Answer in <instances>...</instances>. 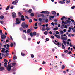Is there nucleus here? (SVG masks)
Instances as JSON below:
<instances>
[{"label":"nucleus","mask_w":75,"mask_h":75,"mask_svg":"<svg viewBox=\"0 0 75 75\" xmlns=\"http://www.w3.org/2000/svg\"><path fill=\"white\" fill-rule=\"evenodd\" d=\"M61 45L62 46V49H65V46H64L63 43H62Z\"/></svg>","instance_id":"obj_16"},{"label":"nucleus","mask_w":75,"mask_h":75,"mask_svg":"<svg viewBox=\"0 0 75 75\" xmlns=\"http://www.w3.org/2000/svg\"><path fill=\"white\" fill-rule=\"evenodd\" d=\"M11 67H12V65H11V64H10L8 65L7 69L8 71H10L11 69Z\"/></svg>","instance_id":"obj_3"},{"label":"nucleus","mask_w":75,"mask_h":75,"mask_svg":"<svg viewBox=\"0 0 75 75\" xmlns=\"http://www.w3.org/2000/svg\"><path fill=\"white\" fill-rule=\"evenodd\" d=\"M10 46L11 47H13V43H11L10 44Z\"/></svg>","instance_id":"obj_39"},{"label":"nucleus","mask_w":75,"mask_h":75,"mask_svg":"<svg viewBox=\"0 0 75 75\" xmlns=\"http://www.w3.org/2000/svg\"><path fill=\"white\" fill-rule=\"evenodd\" d=\"M49 18H54V16H49Z\"/></svg>","instance_id":"obj_46"},{"label":"nucleus","mask_w":75,"mask_h":75,"mask_svg":"<svg viewBox=\"0 0 75 75\" xmlns=\"http://www.w3.org/2000/svg\"><path fill=\"white\" fill-rule=\"evenodd\" d=\"M47 31H45L44 33V34L45 35H47V34H48V33L47 32Z\"/></svg>","instance_id":"obj_28"},{"label":"nucleus","mask_w":75,"mask_h":75,"mask_svg":"<svg viewBox=\"0 0 75 75\" xmlns=\"http://www.w3.org/2000/svg\"><path fill=\"white\" fill-rule=\"evenodd\" d=\"M67 41L69 42V41L70 42H71V39H68L67 40Z\"/></svg>","instance_id":"obj_53"},{"label":"nucleus","mask_w":75,"mask_h":75,"mask_svg":"<svg viewBox=\"0 0 75 75\" xmlns=\"http://www.w3.org/2000/svg\"><path fill=\"white\" fill-rule=\"evenodd\" d=\"M71 2V1L70 0H69V1H68V0H67L66 1V3H69Z\"/></svg>","instance_id":"obj_20"},{"label":"nucleus","mask_w":75,"mask_h":75,"mask_svg":"<svg viewBox=\"0 0 75 75\" xmlns=\"http://www.w3.org/2000/svg\"><path fill=\"white\" fill-rule=\"evenodd\" d=\"M72 30L73 31L74 33H75V29L74 28V27H73V28H72Z\"/></svg>","instance_id":"obj_34"},{"label":"nucleus","mask_w":75,"mask_h":75,"mask_svg":"<svg viewBox=\"0 0 75 75\" xmlns=\"http://www.w3.org/2000/svg\"><path fill=\"white\" fill-rule=\"evenodd\" d=\"M52 14H54V15H55L56 14V12L55 11H53L52 12Z\"/></svg>","instance_id":"obj_19"},{"label":"nucleus","mask_w":75,"mask_h":75,"mask_svg":"<svg viewBox=\"0 0 75 75\" xmlns=\"http://www.w3.org/2000/svg\"><path fill=\"white\" fill-rule=\"evenodd\" d=\"M58 27H56V28H54L53 29V30L54 31H56L58 30Z\"/></svg>","instance_id":"obj_23"},{"label":"nucleus","mask_w":75,"mask_h":75,"mask_svg":"<svg viewBox=\"0 0 75 75\" xmlns=\"http://www.w3.org/2000/svg\"><path fill=\"white\" fill-rule=\"evenodd\" d=\"M32 11V9H30L28 11V12L29 13H31V12Z\"/></svg>","instance_id":"obj_30"},{"label":"nucleus","mask_w":75,"mask_h":75,"mask_svg":"<svg viewBox=\"0 0 75 75\" xmlns=\"http://www.w3.org/2000/svg\"><path fill=\"white\" fill-rule=\"evenodd\" d=\"M23 28L22 27H21L19 28V30L20 31H21L23 30Z\"/></svg>","instance_id":"obj_37"},{"label":"nucleus","mask_w":75,"mask_h":75,"mask_svg":"<svg viewBox=\"0 0 75 75\" xmlns=\"http://www.w3.org/2000/svg\"><path fill=\"white\" fill-rule=\"evenodd\" d=\"M34 28L35 29H37L38 28V27H35Z\"/></svg>","instance_id":"obj_62"},{"label":"nucleus","mask_w":75,"mask_h":75,"mask_svg":"<svg viewBox=\"0 0 75 75\" xmlns=\"http://www.w3.org/2000/svg\"><path fill=\"white\" fill-rule=\"evenodd\" d=\"M51 25H52L53 26H54L55 25H54V22H52V23H51Z\"/></svg>","instance_id":"obj_49"},{"label":"nucleus","mask_w":75,"mask_h":75,"mask_svg":"<svg viewBox=\"0 0 75 75\" xmlns=\"http://www.w3.org/2000/svg\"><path fill=\"white\" fill-rule=\"evenodd\" d=\"M60 32V33L61 34H62L64 33V32L62 31V30L60 29L59 30Z\"/></svg>","instance_id":"obj_21"},{"label":"nucleus","mask_w":75,"mask_h":75,"mask_svg":"<svg viewBox=\"0 0 75 75\" xmlns=\"http://www.w3.org/2000/svg\"><path fill=\"white\" fill-rule=\"evenodd\" d=\"M42 18H40L39 19V21H40L41 22V21H42Z\"/></svg>","instance_id":"obj_41"},{"label":"nucleus","mask_w":75,"mask_h":75,"mask_svg":"<svg viewBox=\"0 0 75 75\" xmlns=\"http://www.w3.org/2000/svg\"><path fill=\"white\" fill-rule=\"evenodd\" d=\"M25 18H26L27 19H28H28H29V18H28V16H27L26 15L25 16Z\"/></svg>","instance_id":"obj_35"},{"label":"nucleus","mask_w":75,"mask_h":75,"mask_svg":"<svg viewBox=\"0 0 75 75\" xmlns=\"http://www.w3.org/2000/svg\"><path fill=\"white\" fill-rule=\"evenodd\" d=\"M2 49V50L1 51V52L2 53H4H4H5V48H3Z\"/></svg>","instance_id":"obj_11"},{"label":"nucleus","mask_w":75,"mask_h":75,"mask_svg":"<svg viewBox=\"0 0 75 75\" xmlns=\"http://www.w3.org/2000/svg\"><path fill=\"white\" fill-rule=\"evenodd\" d=\"M32 21H33L32 19H30L29 20V23H32Z\"/></svg>","instance_id":"obj_50"},{"label":"nucleus","mask_w":75,"mask_h":75,"mask_svg":"<svg viewBox=\"0 0 75 75\" xmlns=\"http://www.w3.org/2000/svg\"><path fill=\"white\" fill-rule=\"evenodd\" d=\"M30 16L31 17H33V16H34V14L33 13H31Z\"/></svg>","instance_id":"obj_38"},{"label":"nucleus","mask_w":75,"mask_h":75,"mask_svg":"<svg viewBox=\"0 0 75 75\" xmlns=\"http://www.w3.org/2000/svg\"><path fill=\"white\" fill-rule=\"evenodd\" d=\"M3 33V31H2V30H1L0 29V33H1L0 34V35H1V39H5L6 38V35H4V34L2 33Z\"/></svg>","instance_id":"obj_1"},{"label":"nucleus","mask_w":75,"mask_h":75,"mask_svg":"<svg viewBox=\"0 0 75 75\" xmlns=\"http://www.w3.org/2000/svg\"><path fill=\"white\" fill-rule=\"evenodd\" d=\"M56 34H59V32L58 31H57Z\"/></svg>","instance_id":"obj_60"},{"label":"nucleus","mask_w":75,"mask_h":75,"mask_svg":"<svg viewBox=\"0 0 75 75\" xmlns=\"http://www.w3.org/2000/svg\"><path fill=\"white\" fill-rule=\"evenodd\" d=\"M10 64H11H11H12V67H13V68H14L15 67V65H16V63H11Z\"/></svg>","instance_id":"obj_8"},{"label":"nucleus","mask_w":75,"mask_h":75,"mask_svg":"<svg viewBox=\"0 0 75 75\" xmlns=\"http://www.w3.org/2000/svg\"><path fill=\"white\" fill-rule=\"evenodd\" d=\"M42 31H45L46 30V28L45 27H43L42 28Z\"/></svg>","instance_id":"obj_29"},{"label":"nucleus","mask_w":75,"mask_h":75,"mask_svg":"<svg viewBox=\"0 0 75 75\" xmlns=\"http://www.w3.org/2000/svg\"><path fill=\"white\" fill-rule=\"evenodd\" d=\"M46 30H47V31H48L49 30H50V28L49 27H47L46 28Z\"/></svg>","instance_id":"obj_33"},{"label":"nucleus","mask_w":75,"mask_h":75,"mask_svg":"<svg viewBox=\"0 0 75 75\" xmlns=\"http://www.w3.org/2000/svg\"><path fill=\"white\" fill-rule=\"evenodd\" d=\"M12 4H13L14 5H15L17 4V3L15 1H13L12 3Z\"/></svg>","instance_id":"obj_22"},{"label":"nucleus","mask_w":75,"mask_h":75,"mask_svg":"<svg viewBox=\"0 0 75 75\" xmlns=\"http://www.w3.org/2000/svg\"><path fill=\"white\" fill-rule=\"evenodd\" d=\"M4 70V67H0V71H3Z\"/></svg>","instance_id":"obj_10"},{"label":"nucleus","mask_w":75,"mask_h":75,"mask_svg":"<svg viewBox=\"0 0 75 75\" xmlns=\"http://www.w3.org/2000/svg\"><path fill=\"white\" fill-rule=\"evenodd\" d=\"M71 52L70 51H69V52H68V53H67V54H70V55H71V54H71Z\"/></svg>","instance_id":"obj_32"},{"label":"nucleus","mask_w":75,"mask_h":75,"mask_svg":"<svg viewBox=\"0 0 75 75\" xmlns=\"http://www.w3.org/2000/svg\"><path fill=\"white\" fill-rule=\"evenodd\" d=\"M35 25L36 27H37V26H38V24H37V23H35Z\"/></svg>","instance_id":"obj_54"},{"label":"nucleus","mask_w":75,"mask_h":75,"mask_svg":"<svg viewBox=\"0 0 75 75\" xmlns=\"http://www.w3.org/2000/svg\"><path fill=\"white\" fill-rule=\"evenodd\" d=\"M4 18V16L1 15L0 16V18L1 20H3Z\"/></svg>","instance_id":"obj_18"},{"label":"nucleus","mask_w":75,"mask_h":75,"mask_svg":"<svg viewBox=\"0 0 75 75\" xmlns=\"http://www.w3.org/2000/svg\"><path fill=\"white\" fill-rule=\"evenodd\" d=\"M45 22L46 23H48V19H46L45 20Z\"/></svg>","instance_id":"obj_40"},{"label":"nucleus","mask_w":75,"mask_h":75,"mask_svg":"<svg viewBox=\"0 0 75 75\" xmlns=\"http://www.w3.org/2000/svg\"><path fill=\"white\" fill-rule=\"evenodd\" d=\"M75 6H73L71 7V8L72 9H74V8H75Z\"/></svg>","instance_id":"obj_48"},{"label":"nucleus","mask_w":75,"mask_h":75,"mask_svg":"<svg viewBox=\"0 0 75 75\" xmlns=\"http://www.w3.org/2000/svg\"><path fill=\"white\" fill-rule=\"evenodd\" d=\"M18 14L19 16H21V13H20V12H19L18 13Z\"/></svg>","instance_id":"obj_55"},{"label":"nucleus","mask_w":75,"mask_h":75,"mask_svg":"<svg viewBox=\"0 0 75 75\" xmlns=\"http://www.w3.org/2000/svg\"><path fill=\"white\" fill-rule=\"evenodd\" d=\"M0 48H1V46H2V45H3V44H1V43H0Z\"/></svg>","instance_id":"obj_58"},{"label":"nucleus","mask_w":75,"mask_h":75,"mask_svg":"<svg viewBox=\"0 0 75 75\" xmlns=\"http://www.w3.org/2000/svg\"><path fill=\"white\" fill-rule=\"evenodd\" d=\"M10 6L9 5L7 7V8H6V10H9V8H10Z\"/></svg>","instance_id":"obj_25"},{"label":"nucleus","mask_w":75,"mask_h":75,"mask_svg":"<svg viewBox=\"0 0 75 75\" xmlns=\"http://www.w3.org/2000/svg\"><path fill=\"white\" fill-rule=\"evenodd\" d=\"M23 33H26V30H23Z\"/></svg>","instance_id":"obj_63"},{"label":"nucleus","mask_w":75,"mask_h":75,"mask_svg":"<svg viewBox=\"0 0 75 75\" xmlns=\"http://www.w3.org/2000/svg\"><path fill=\"white\" fill-rule=\"evenodd\" d=\"M21 26L23 28H28V25L25 24V22H23L22 23V24L21 25Z\"/></svg>","instance_id":"obj_2"},{"label":"nucleus","mask_w":75,"mask_h":75,"mask_svg":"<svg viewBox=\"0 0 75 75\" xmlns=\"http://www.w3.org/2000/svg\"><path fill=\"white\" fill-rule=\"evenodd\" d=\"M69 45L70 47H72V46H73V45H72V43H71L70 42L69 44Z\"/></svg>","instance_id":"obj_47"},{"label":"nucleus","mask_w":75,"mask_h":75,"mask_svg":"<svg viewBox=\"0 0 75 75\" xmlns=\"http://www.w3.org/2000/svg\"><path fill=\"white\" fill-rule=\"evenodd\" d=\"M45 14H49L50 12L48 11H45Z\"/></svg>","instance_id":"obj_15"},{"label":"nucleus","mask_w":75,"mask_h":75,"mask_svg":"<svg viewBox=\"0 0 75 75\" xmlns=\"http://www.w3.org/2000/svg\"><path fill=\"white\" fill-rule=\"evenodd\" d=\"M27 33H30V32H31V30L30 29H28L27 31Z\"/></svg>","instance_id":"obj_24"},{"label":"nucleus","mask_w":75,"mask_h":75,"mask_svg":"<svg viewBox=\"0 0 75 75\" xmlns=\"http://www.w3.org/2000/svg\"><path fill=\"white\" fill-rule=\"evenodd\" d=\"M6 46L7 47H10V43L6 44Z\"/></svg>","instance_id":"obj_43"},{"label":"nucleus","mask_w":75,"mask_h":75,"mask_svg":"<svg viewBox=\"0 0 75 75\" xmlns=\"http://www.w3.org/2000/svg\"><path fill=\"white\" fill-rule=\"evenodd\" d=\"M62 69H64V68H65V66L64 65H62Z\"/></svg>","instance_id":"obj_36"},{"label":"nucleus","mask_w":75,"mask_h":75,"mask_svg":"<svg viewBox=\"0 0 75 75\" xmlns=\"http://www.w3.org/2000/svg\"><path fill=\"white\" fill-rule=\"evenodd\" d=\"M61 39L63 40H67L68 39L67 36L63 37V35H61Z\"/></svg>","instance_id":"obj_5"},{"label":"nucleus","mask_w":75,"mask_h":75,"mask_svg":"<svg viewBox=\"0 0 75 75\" xmlns=\"http://www.w3.org/2000/svg\"><path fill=\"white\" fill-rule=\"evenodd\" d=\"M21 55H22V56H24L25 55V54L22 52L21 53Z\"/></svg>","instance_id":"obj_31"},{"label":"nucleus","mask_w":75,"mask_h":75,"mask_svg":"<svg viewBox=\"0 0 75 75\" xmlns=\"http://www.w3.org/2000/svg\"><path fill=\"white\" fill-rule=\"evenodd\" d=\"M66 41H67L66 40H63L62 41L65 47H66L67 46V42H66Z\"/></svg>","instance_id":"obj_9"},{"label":"nucleus","mask_w":75,"mask_h":75,"mask_svg":"<svg viewBox=\"0 0 75 75\" xmlns=\"http://www.w3.org/2000/svg\"><path fill=\"white\" fill-rule=\"evenodd\" d=\"M36 34L37 33H36L35 32H33L32 34V35H34V36H35Z\"/></svg>","instance_id":"obj_17"},{"label":"nucleus","mask_w":75,"mask_h":75,"mask_svg":"<svg viewBox=\"0 0 75 75\" xmlns=\"http://www.w3.org/2000/svg\"><path fill=\"white\" fill-rule=\"evenodd\" d=\"M57 45H58V47H60L61 46V43H60L59 42H57Z\"/></svg>","instance_id":"obj_14"},{"label":"nucleus","mask_w":75,"mask_h":75,"mask_svg":"<svg viewBox=\"0 0 75 75\" xmlns=\"http://www.w3.org/2000/svg\"><path fill=\"white\" fill-rule=\"evenodd\" d=\"M46 41H49V39H48V38H47L46 39Z\"/></svg>","instance_id":"obj_57"},{"label":"nucleus","mask_w":75,"mask_h":75,"mask_svg":"<svg viewBox=\"0 0 75 75\" xmlns=\"http://www.w3.org/2000/svg\"><path fill=\"white\" fill-rule=\"evenodd\" d=\"M16 59H17V56H16V55H14L13 57V59H14V60H15Z\"/></svg>","instance_id":"obj_26"},{"label":"nucleus","mask_w":75,"mask_h":75,"mask_svg":"<svg viewBox=\"0 0 75 75\" xmlns=\"http://www.w3.org/2000/svg\"><path fill=\"white\" fill-rule=\"evenodd\" d=\"M12 15L13 18H15L17 16L15 12H13L12 13Z\"/></svg>","instance_id":"obj_6"},{"label":"nucleus","mask_w":75,"mask_h":75,"mask_svg":"<svg viewBox=\"0 0 75 75\" xmlns=\"http://www.w3.org/2000/svg\"><path fill=\"white\" fill-rule=\"evenodd\" d=\"M4 62H8V61L7 60V59H5L4 60Z\"/></svg>","instance_id":"obj_42"},{"label":"nucleus","mask_w":75,"mask_h":75,"mask_svg":"<svg viewBox=\"0 0 75 75\" xmlns=\"http://www.w3.org/2000/svg\"><path fill=\"white\" fill-rule=\"evenodd\" d=\"M65 18V16H64L62 17V18H61V20L62 21V20H64V18Z\"/></svg>","instance_id":"obj_27"},{"label":"nucleus","mask_w":75,"mask_h":75,"mask_svg":"<svg viewBox=\"0 0 75 75\" xmlns=\"http://www.w3.org/2000/svg\"><path fill=\"white\" fill-rule=\"evenodd\" d=\"M7 52H8V50H6L5 51V52L6 54H7Z\"/></svg>","instance_id":"obj_64"},{"label":"nucleus","mask_w":75,"mask_h":75,"mask_svg":"<svg viewBox=\"0 0 75 75\" xmlns=\"http://www.w3.org/2000/svg\"><path fill=\"white\" fill-rule=\"evenodd\" d=\"M22 37L24 39V40L26 39V36H25V35L24 34H23V35H22Z\"/></svg>","instance_id":"obj_13"},{"label":"nucleus","mask_w":75,"mask_h":75,"mask_svg":"<svg viewBox=\"0 0 75 75\" xmlns=\"http://www.w3.org/2000/svg\"><path fill=\"white\" fill-rule=\"evenodd\" d=\"M72 36V34L70 33L68 35V37H71Z\"/></svg>","instance_id":"obj_45"},{"label":"nucleus","mask_w":75,"mask_h":75,"mask_svg":"<svg viewBox=\"0 0 75 75\" xmlns=\"http://www.w3.org/2000/svg\"><path fill=\"white\" fill-rule=\"evenodd\" d=\"M21 18L20 19V20H22V21H24L25 20V19H24V15H21Z\"/></svg>","instance_id":"obj_7"},{"label":"nucleus","mask_w":75,"mask_h":75,"mask_svg":"<svg viewBox=\"0 0 75 75\" xmlns=\"http://www.w3.org/2000/svg\"><path fill=\"white\" fill-rule=\"evenodd\" d=\"M0 23L2 24H3V21H0Z\"/></svg>","instance_id":"obj_52"},{"label":"nucleus","mask_w":75,"mask_h":75,"mask_svg":"<svg viewBox=\"0 0 75 75\" xmlns=\"http://www.w3.org/2000/svg\"><path fill=\"white\" fill-rule=\"evenodd\" d=\"M31 57L32 58H33L34 57V55L33 54L31 55Z\"/></svg>","instance_id":"obj_44"},{"label":"nucleus","mask_w":75,"mask_h":75,"mask_svg":"<svg viewBox=\"0 0 75 75\" xmlns=\"http://www.w3.org/2000/svg\"><path fill=\"white\" fill-rule=\"evenodd\" d=\"M16 23H15L16 25H17V24H19L21 21H20V19L18 18H17L16 19Z\"/></svg>","instance_id":"obj_4"},{"label":"nucleus","mask_w":75,"mask_h":75,"mask_svg":"<svg viewBox=\"0 0 75 75\" xmlns=\"http://www.w3.org/2000/svg\"><path fill=\"white\" fill-rule=\"evenodd\" d=\"M15 1L16 3H17V2H18V0H15Z\"/></svg>","instance_id":"obj_59"},{"label":"nucleus","mask_w":75,"mask_h":75,"mask_svg":"<svg viewBox=\"0 0 75 75\" xmlns=\"http://www.w3.org/2000/svg\"><path fill=\"white\" fill-rule=\"evenodd\" d=\"M3 46V47H4V48H6V47H7L6 46V45H4Z\"/></svg>","instance_id":"obj_51"},{"label":"nucleus","mask_w":75,"mask_h":75,"mask_svg":"<svg viewBox=\"0 0 75 75\" xmlns=\"http://www.w3.org/2000/svg\"><path fill=\"white\" fill-rule=\"evenodd\" d=\"M65 0H63V1H59V3L61 4H64V3H65Z\"/></svg>","instance_id":"obj_12"},{"label":"nucleus","mask_w":75,"mask_h":75,"mask_svg":"<svg viewBox=\"0 0 75 75\" xmlns=\"http://www.w3.org/2000/svg\"><path fill=\"white\" fill-rule=\"evenodd\" d=\"M51 38H52L53 39H54V36H51Z\"/></svg>","instance_id":"obj_56"},{"label":"nucleus","mask_w":75,"mask_h":75,"mask_svg":"<svg viewBox=\"0 0 75 75\" xmlns=\"http://www.w3.org/2000/svg\"><path fill=\"white\" fill-rule=\"evenodd\" d=\"M63 31L64 32H66V31H67V30H66V29H64L63 30Z\"/></svg>","instance_id":"obj_61"}]
</instances>
